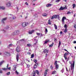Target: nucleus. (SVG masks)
I'll return each mask as SVG.
<instances>
[{
  "instance_id": "obj_11",
  "label": "nucleus",
  "mask_w": 76,
  "mask_h": 76,
  "mask_svg": "<svg viewBox=\"0 0 76 76\" xmlns=\"http://www.w3.org/2000/svg\"><path fill=\"white\" fill-rule=\"evenodd\" d=\"M47 72H48V69H46L45 70V72L44 73V76H46L47 74Z\"/></svg>"
},
{
  "instance_id": "obj_6",
  "label": "nucleus",
  "mask_w": 76,
  "mask_h": 76,
  "mask_svg": "<svg viewBox=\"0 0 76 76\" xmlns=\"http://www.w3.org/2000/svg\"><path fill=\"white\" fill-rule=\"evenodd\" d=\"M6 6L7 7H11V3H10V2H9L6 4Z\"/></svg>"
},
{
  "instance_id": "obj_3",
  "label": "nucleus",
  "mask_w": 76,
  "mask_h": 76,
  "mask_svg": "<svg viewBox=\"0 0 76 76\" xmlns=\"http://www.w3.org/2000/svg\"><path fill=\"white\" fill-rule=\"evenodd\" d=\"M64 9H67L66 6L65 7L61 6L59 10H64Z\"/></svg>"
},
{
  "instance_id": "obj_53",
  "label": "nucleus",
  "mask_w": 76,
  "mask_h": 76,
  "mask_svg": "<svg viewBox=\"0 0 76 76\" xmlns=\"http://www.w3.org/2000/svg\"><path fill=\"white\" fill-rule=\"evenodd\" d=\"M61 45V42L60 41H59V45Z\"/></svg>"
},
{
  "instance_id": "obj_19",
  "label": "nucleus",
  "mask_w": 76,
  "mask_h": 76,
  "mask_svg": "<svg viewBox=\"0 0 76 76\" xmlns=\"http://www.w3.org/2000/svg\"><path fill=\"white\" fill-rule=\"evenodd\" d=\"M16 51H17V52H18V53L20 52V50H19V49L18 47H17V48L16 49Z\"/></svg>"
},
{
  "instance_id": "obj_59",
  "label": "nucleus",
  "mask_w": 76,
  "mask_h": 76,
  "mask_svg": "<svg viewBox=\"0 0 76 76\" xmlns=\"http://www.w3.org/2000/svg\"><path fill=\"white\" fill-rule=\"evenodd\" d=\"M37 1V0H31L32 1Z\"/></svg>"
},
{
  "instance_id": "obj_1",
  "label": "nucleus",
  "mask_w": 76,
  "mask_h": 76,
  "mask_svg": "<svg viewBox=\"0 0 76 76\" xmlns=\"http://www.w3.org/2000/svg\"><path fill=\"white\" fill-rule=\"evenodd\" d=\"M74 66H75V61H74L73 64H71V70L72 71V74L73 73V69H74Z\"/></svg>"
},
{
  "instance_id": "obj_30",
  "label": "nucleus",
  "mask_w": 76,
  "mask_h": 76,
  "mask_svg": "<svg viewBox=\"0 0 76 76\" xmlns=\"http://www.w3.org/2000/svg\"><path fill=\"white\" fill-rule=\"evenodd\" d=\"M4 62V61H2L1 62H0V66H1V64H3V63Z\"/></svg>"
},
{
  "instance_id": "obj_28",
  "label": "nucleus",
  "mask_w": 76,
  "mask_h": 76,
  "mask_svg": "<svg viewBox=\"0 0 76 76\" xmlns=\"http://www.w3.org/2000/svg\"><path fill=\"white\" fill-rule=\"evenodd\" d=\"M72 6H73V8L74 9L75 7H76V4H73L72 5Z\"/></svg>"
},
{
  "instance_id": "obj_16",
  "label": "nucleus",
  "mask_w": 76,
  "mask_h": 76,
  "mask_svg": "<svg viewBox=\"0 0 76 76\" xmlns=\"http://www.w3.org/2000/svg\"><path fill=\"white\" fill-rule=\"evenodd\" d=\"M52 5H53V4H49L46 5V6L47 7H50V6H51Z\"/></svg>"
},
{
  "instance_id": "obj_37",
  "label": "nucleus",
  "mask_w": 76,
  "mask_h": 76,
  "mask_svg": "<svg viewBox=\"0 0 76 76\" xmlns=\"http://www.w3.org/2000/svg\"><path fill=\"white\" fill-rule=\"evenodd\" d=\"M45 33H46V34H47V33L48 32V30H47V28H45Z\"/></svg>"
},
{
  "instance_id": "obj_5",
  "label": "nucleus",
  "mask_w": 76,
  "mask_h": 76,
  "mask_svg": "<svg viewBox=\"0 0 76 76\" xmlns=\"http://www.w3.org/2000/svg\"><path fill=\"white\" fill-rule=\"evenodd\" d=\"M19 33V31H15L14 32H13L12 33L13 35H18Z\"/></svg>"
},
{
  "instance_id": "obj_60",
  "label": "nucleus",
  "mask_w": 76,
  "mask_h": 76,
  "mask_svg": "<svg viewBox=\"0 0 76 76\" xmlns=\"http://www.w3.org/2000/svg\"><path fill=\"white\" fill-rule=\"evenodd\" d=\"M16 9H17L18 11V10H19V8H18V7H16Z\"/></svg>"
},
{
  "instance_id": "obj_10",
  "label": "nucleus",
  "mask_w": 76,
  "mask_h": 76,
  "mask_svg": "<svg viewBox=\"0 0 76 76\" xmlns=\"http://www.w3.org/2000/svg\"><path fill=\"white\" fill-rule=\"evenodd\" d=\"M4 54L7 55V56H10V54L9 53L6 52Z\"/></svg>"
},
{
  "instance_id": "obj_61",
  "label": "nucleus",
  "mask_w": 76,
  "mask_h": 76,
  "mask_svg": "<svg viewBox=\"0 0 76 76\" xmlns=\"http://www.w3.org/2000/svg\"><path fill=\"white\" fill-rule=\"evenodd\" d=\"M60 35H61V34H62V31H61V32H60Z\"/></svg>"
},
{
  "instance_id": "obj_15",
  "label": "nucleus",
  "mask_w": 76,
  "mask_h": 76,
  "mask_svg": "<svg viewBox=\"0 0 76 76\" xmlns=\"http://www.w3.org/2000/svg\"><path fill=\"white\" fill-rule=\"evenodd\" d=\"M34 16L35 18H38V14H37V13L35 14L34 15Z\"/></svg>"
},
{
  "instance_id": "obj_33",
  "label": "nucleus",
  "mask_w": 76,
  "mask_h": 76,
  "mask_svg": "<svg viewBox=\"0 0 76 76\" xmlns=\"http://www.w3.org/2000/svg\"><path fill=\"white\" fill-rule=\"evenodd\" d=\"M69 54L68 53H65V54L64 55V56H67Z\"/></svg>"
},
{
  "instance_id": "obj_45",
  "label": "nucleus",
  "mask_w": 76,
  "mask_h": 76,
  "mask_svg": "<svg viewBox=\"0 0 76 76\" xmlns=\"http://www.w3.org/2000/svg\"><path fill=\"white\" fill-rule=\"evenodd\" d=\"M64 28H67V25H66V24H65L64 25Z\"/></svg>"
},
{
  "instance_id": "obj_18",
  "label": "nucleus",
  "mask_w": 76,
  "mask_h": 76,
  "mask_svg": "<svg viewBox=\"0 0 76 76\" xmlns=\"http://www.w3.org/2000/svg\"><path fill=\"white\" fill-rule=\"evenodd\" d=\"M55 65H56V70H57V69H58V65L57 64H55Z\"/></svg>"
},
{
  "instance_id": "obj_20",
  "label": "nucleus",
  "mask_w": 76,
  "mask_h": 76,
  "mask_svg": "<svg viewBox=\"0 0 76 76\" xmlns=\"http://www.w3.org/2000/svg\"><path fill=\"white\" fill-rule=\"evenodd\" d=\"M49 41H50V40H48V39H46L45 41L44 44H47V43H48V42H49Z\"/></svg>"
},
{
  "instance_id": "obj_46",
  "label": "nucleus",
  "mask_w": 76,
  "mask_h": 76,
  "mask_svg": "<svg viewBox=\"0 0 76 76\" xmlns=\"http://www.w3.org/2000/svg\"><path fill=\"white\" fill-rule=\"evenodd\" d=\"M71 14V12L70 11H68V12L67 13V15H69V14Z\"/></svg>"
},
{
  "instance_id": "obj_54",
  "label": "nucleus",
  "mask_w": 76,
  "mask_h": 76,
  "mask_svg": "<svg viewBox=\"0 0 76 76\" xmlns=\"http://www.w3.org/2000/svg\"><path fill=\"white\" fill-rule=\"evenodd\" d=\"M64 57L65 60H66L67 59V57H66V56H64Z\"/></svg>"
},
{
  "instance_id": "obj_22",
  "label": "nucleus",
  "mask_w": 76,
  "mask_h": 76,
  "mask_svg": "<svg viewBox=\"0 0 76 76\" xmlns=\"http://www.w3.org/2000/svg\"><path fill=\"white\" fill-rule=\"evenodd\" d=\"M14 68H13V69L14 71H15L16 70V66L15 65L14 66Z\"/></svg>"
},
{
  "instance_id": "obj_57",
  "label": "nucleus",
  "mask_w": 76,
  "mask_h": 76,
  "mask_svg": "<svg viewBox=\"0 0 76 76\" xmlns=\"http://www.w3.org/2000/svg\"><path fill=\"white\" fill-rule=\"evenodd\" d=\"M57 61H55V64H57Z\"/></svg>"
},
{
  "instance_id": "obj_35",
  "label": "nucleus",
  "mask_w": 76,
  "mask_h": 76,
  "mask_svg": "<svg viewBox=\"0 0 76 76\" xmlns=\"http://www.w3.org/2000/svg\"><path fill=\"white\" fill-rule=\"evenodd\" d=\"M34 61L35 63H36V64H37V60H36V59H34Z\"/></svg>"
},
{
  "instance_id": "obj_8",
  "label": "nucleus",
  "mask_w": 76,
  "mask_h": 76,
  "mask_svg": "<svg viewBox=\"0 0 76 76\" xmlns=\"http://www.w3.org/2000/svg\"><path fill=\"white\" fill-rule=\"evenodd\" d=\"M7 19V18H4L2 19L1 22L3 23H4V21Z\"/></svg>"
},
{
  "instance_id": "obj_58",
  "label": "nucleus",
  "mask_w": 76,
  "mask_h": 76,
  "mask_svg": "<svg viewBox=\"0 0 76 76\" xmlns=\"http://www.w3.org/2000/svg\"><path fill=\"white\" fill-rule=\"evenodd\" d=\"M25 4L27 5V6H28V3L27 2H26L25 3Z\"/></svg>"
},
{
  "instance_id": "obj_27",
  "label": "nucleus",
  "mask_w": 76,
  "mask_h": 76,
  "mask_svg": "<svg viewBox=\"0 0 76 76\" xmlns=\"http://www.w3.org/2000/svg\"><path fill=\"white\" fill-rule=\"evenodd\" d=\"M53 45H54V43H52L51 45H49V47H52L53 46Z\"/></svg>"
},
{
  "instance_id": "obj_55",
  "label": "nucleus",
  "mask_w": 76,
  "mask_h": 76,
  "mask_svg": "<svg viewBox=\"0 0 76 76\" xmlns=\"http://www.w3.org/2000/svg\"><path fill=\"white\" fill-rule=\"evenodd\" d=\"M37 42H36L34 44V45H36L37 43Z\"/></svg>"
},
{
  "instance_id": "obj_29",
  "label": "nucleus",
  "mask_w": 76,
  "mask_h": 76,
  "mask_svg": "<svg viewBox=\"0 0 76 76\" xmlns=\"http://www.w3.org/2000/svg\"><path fill=\"white\" fill-rule=\"evenodd\" d=\"M54 27L55 29H57V26L56 24H54Z\"/></svg>"
},
{
  "instance_id": "obj_36",
  "label": "nucleus",
  "mask_w": 76,
  "mask_h": 76,
  "mask_svg": "<svg viewBox=\"0 0 76 76\" xmlns=\"http://www.w3.org/2000/svg\"><path fill=\"white\" fill-rule=\"evenodd\" d=\"M67 31V28H66L65 29V30L64 31V32L65 33H66Z\"/></svg>"
},
{
  "instance_id": "obj_14",
  "label": "nucleus",
  "mask_w": 76,
  "mask_h": 76,
  "mask_svg": "<svg viewBox=\"0 0 76 76\" xmlns=\"http://www.w3.org/2000/svg\"><path fill=\"white\" fill-rule=\"evenodd\" d=\"M33 32H34V30H32L31 31H29L28 32L29 34H32L33 33Z\"/></svg>"
},
{
  "instance_id": "obj_64",
  "label": "nucleus",
  "mask_w": 76,
  "mask_h": 76,
  "mask_svg": "<svg viewBox=\"0 0 76 76\" xmlns=\"http://www.w3.org/2000/svg\"><path fill=\"white\" fill-rule=\"evenodd\" d=\"M76 41H74V44H76Z\"/></svg>"
},
{
  "instance_id": "obj_38",
  "label": "nucleus",
  "mask_w": 76,
  "mask_h": 76,
  "mask_svg": "<svg viewBox=\"0 0 76 76\" xmlns=\"http://www.w3.org/2000/svg\"><path fill=\"white\" fill-rule=\"evenodd\" d=\"M36 72L37 75H39V72H38V70H36Z\"/></svg>"
},
{
  "instance_id": "obj_12",
  "label": "nucleus",
  "mask_w": 76,
  "mask_h": 76,
  "mask_svg": "<svg viewBox=\"0 0 76 76\" xmlns=\"http://www.w3.org/2000/svg\"><path fill=\"white\" fill-rule=\"evenodd\" d=\"M49 51V50H48L47 49H45V50L44 51V53H48V52Z\"/></svg>"
},
{
  "instance_id": "obj_23",
  "label": "nucleus",
  "mask_w": 76,
  "mask_h": 76,
  "mask_svg": "<svg viewBox=\"0 0 76 76\" xmlns=\"http://www.w3.org/2000/svg\"><path fill=\"white\" fill-rule=\"evenodd\" d=\"M36 73H35V71H33V74L32 75V76H35V74Z\"/></svg>"
},
{
  "instance_id": "obj_48",
  "label": "nucleus",
  "mask_w": 76,
  "mask_h": 76,
  "mask_svg": "<svg viewBox=\"0 0 76 76\" xmlns=\"http://www.w3.org/2000/svg\"><path fill=\"white\" fill-rule=\"evenodd\" d=\"M25 39H21L20 41H25Z\"/></svg>"
},
{
  "instance_id": "obj_39",
  "label": "nucleus",
  "mask_w": 76,
  "mask_h": 76,
  "mask_svg": "<svg viewBox=\"0 0 76 76\" xmlns=\"http://www.w3.org/2000/svg\"><path fill=\"white\" fill-rule=\"evenodd\" d=\"M50 69H51V70L53 69V66L51 65V66L50 67Z\"/></svg>"
},
{
  "instance_id": "obj_9",
  "label": "nucleus",
  "mask_w": 76,
  "mask_h": 76,
  "mask_svg": "<svg viewBox=\"0 0 76 76\" xmlns=\"http://www.w3.org/2000/svg\"><path fill=\"white\" fill-rule=\"evenodd\" d=\"M10 69H11V68L10 67H9V68H4L2 69V70H4V71H6L7 70H10Z\"/></svg>"
},
{
  "instance_id": "obj_7",
  "label": "nucleus",
  "mask_w": 76,
  "mask_h": 76,
  "mask_svg": "<svg viewBox=\"0 0 76 76\" xmlns=\"http://www.w3.org/2000/svg\"><path fill=\"white\" fill-rule=\"evenodd\" d=\"M64 19H66L65 17H63L62 19V22L63 24H64Z\"/></svg>"
},
{
  "instance_id": "obj_43",
  "label": "nucleus",
  "mask_w": 76,
  "mask_h": 76,
  "mask_svg": "<svg viewBox=\"0 0 76 76\" xmlns=\"http://www.w3.org/2000/svg\"><path fill=\"white\" fill-rule=\"evenodd\" d=\"M74 27L75 28V29L76 28V24H74Z\"/></svg>"
},
{
  "instance_id": "obj_47",
  "label": "nucleus",
  "mask_w": 76,
  "mask_h": 76,
  "mask_svg": "<svg viewBox=\"0 0 76 76\" xmlns=\"http://www.w3.org/2000/svg\"><path fill=\"white\" fill-rule=\"evenodd\" d=\"M27 54H28V55H29V56H30V55H31V52H28L27 53Z\"/></svg>"
},
{
  "instance_id": "obj_32",
  "label": "nucleus",
  "mask_w": 76,
  "mask_h": 76,
  "mask_svg": "<svg viewBox=\"0 0 76 76\" xmlns=\"http://www.w3.org/2000/svg\"><path fill=\"white\" fill-rule=\"evenodd\" d=\"M10 75V72H7L6 74V75H7L8 76H9V75Z\"/></svg>"
},
{
  "instance_id": "obj_51",
  "label": "nucleus",
  "mask_w": 76,
  "mask_h": 76,
  "mask_svg": "<svg viewBox=\"0 0 76 76\" xmlns=\"http://www.w3.org/2000/svg\"><path fill=\"white\" fill-rule=\"evenodd\" d=\"M8 67H9V64H8L7 66V69H9Z\"/></svg>"
},
{
  "instance_id": "obj_4",
  "label": "nucleus",
  "mask_w": 76,
  "mask_h": 76,
  "mask_svg": "<svg viewBox=\"0 0 76 76\" xmlns=\"http://www.w3.org/2000/svg\"><path fill=\"white\" fill-rule=\"evenodd\" d=\"M28 23L24 22L22 23V26L23 27H25L27 25H28Z\"/></svg>"
},
{
  "instance_id": "obj_21",
  "label": "nucleus",
  "mask_w": 76,
  "mask_h": 76,
  "mask_svg": "<svg viewBox=\"0 0 76 76\" xmlns=\"http://www.w3.org/2000/svg\"><path fill=\"white\" fill-rule=\"evenodd\" d=\"M16 57L17 61H18L19 60V55H18V54L16 55Z\"/></svg>"
},
{
  "instance_id": "obj_31",
  "label": "nucleus",
  "mask_w": 76,
  "mask_h": 76,
  "mask_svg": "<svg viewBox=\"0 0 76 76\" xmlns=\"http://www.w3.org/2000/svg\"><path fill=\"white\" fill-rule=\"evenodd\" d=\"M42 15L43 16H45V17L47 16V14L46 13Z\"/></svg>"
},
{
  "instance_id": "obj_56",
  "label": "nucleus",
  "mask_w": 76,
  "mask_h": 76,
  "mask_svg": "<svg viewBox=\"0 0 76 76\" xmlns=\"http://www.w3.org/2000/svg\"><path fill=\"white\" fill-rule=\"evenodd\" d=\"M2 73L3 72L1 70V69H0V73Z\"/></svg>"
},
{
  "instance_id": "obj_40",
  "label": "nucleus",
  "mask_w": 76,
  "mask_h": 76,
  "mask_svg": "<svg viewBox=\"0 0 76 76\" xmlns=\"http://www.w3.org/2000/svg\"><path fill=\"white\" fill-rule=\"evenodd\" d=\"M34 39L35 41H36V42H38V40H37V39H35V38H34Z\"/></svg>"
},
{
  "instance_id": "obj_26",
  "label": "nucleus",
  "mask_w": 76,
  "mask_h": 76,
  "mask_svg": "<svg viewBox=\"0 0 76 76\" xmlns=\"http://www.w3.org/2000/svg\"><path fill=\"white\" fill-rule=\"evenodd\" d=\"M51 20L50 19H49L48 20V24H49V25H51Z\"/></svg>"
},
{
  "instance_id": "obj_2",
  "label": "nucleus",
  "mask_w": 76,
  "mask_h": 76,
  "mask_svg": "<svg viewBox=\"0 0 76 76\" xmlns=\"http://www.w3.org/2000/svg\"><path fill=\"white\" fill-rule=\"evenodd\" d=\"M57 18H60V17H59V15H53L51 19H54V18L55 19H57Z\"/></svg>"
},
{
  "instance_id": "obj_17",
  "label": "nucleus",
  "mask_w": 76,
  "mask_h": 76,
  "mask_svg": "<svg viewBox=\"0 0 76 76\" xmlns=\"http://www.w3.org/2000/svg\"><path fill=\"white\" fill-rule=\"evenodd\" d=\"M10 15H11V16H12V19H13V20L16 19V17L13 16V15L12 14H10Z\"/></svg>"
},
{
  "instance_id": "obj_50",
  "label": "nucleus",
  "mask_w": 76,
  "mask_h": 76,
  "mask_svg": "<svg viewBox=\"0 0 76 76\" xmlns=\"http://www.w3.org/2000/svg\"><path fill=\"white\" fill-rule=\"evenodd\" d=\"M60 1V0H56V2H59V1Z\"/></svg>"
},
{
  "instance_id": "obj_42",
  "label": "nucleus",
  "mask_w": 76,
  "mask_h": 76,
  "mask_svg": "<svg viewBox=\"0 0 76 76\" xmlns=\"http://www.w3.org/2000/svg\"><path fill=\"white\" fill-rule=\"evenodd\" d=\"M61 72H62V73L64 72V68H63L62 70L61 71Z\"/></svg>"
},
{
  "instance_id": "obj_34",
  "label": "nucleus",
  "mask_w": 76,
  "mask_h": 76,
  "mask_svg": "<svg viewBox=\"0 0 76 76\" xmlns=\"http://www.w3.org/2000/svg\"><path fill=\"white\" fill-rule=\"evenodd\" d=\"M5 8L4 7H1V9H2V10H4Z\"/></svg>"
},
{
  "instance_id": "obj_24",
  "label": "nucleus",
  "mask_w": 76,
  "mask_h": 76,
  "mask_svg": "<svg viewBox=\"0 0 76 76\" xmlns=\"http://www.w3.org/2000/svg\"><path fill=\"white\" fill-rule=\"evenodd\" d=\"M31 45H32L31 44H27V47H31Z\"/></svg>"
},
{
  "instance_id": "obj_52",
  "label": "nucleus",
  "mask_w": 76,
  "mask_h": 76,
  "mask_svg": "<svg viewBox=\"0 0 76 76\" xmlns=\"http://www.w3.org/2000/svg\"><path fill=\"white\" fill-rule=\"evenodd\" d=\"M36 34H37V35H40V33H36Z\"/></svg>"
},
{
  "instance_id": "obj_63",
  "label": "nucleus",
  "mask_w": 76,
  "mask_h": 76,
  "mask_svg": "<svg viewBox=\"0 0 76 76\" xmlns=\"http://www.w3.org/2000/svg\"><path fill=\"white\" fill-rule=\"evenodd\" d=\"M64 50H65V51H67V52H68V51L67 50H66V49H64Z\"/></svg>"
},
{
  "instance_id": "obj_44",
  "label": "nucleus",
  "mask_w": 76,
  "mask_h": 76,
  "mask_svg": "<svg viewBox=\"0 0 76 76\" xmlns=\"http://www.w3.org/2000/svg\"><path fill=\"white\" fill-rule=\"evenodd\" d=\"M13 46V45L12 44H10L9 45L8 47H12Z\"/></svg>"
},
{
  "instance_id": "obj_41",
  "label": "nucleus",
  "mask_w": 76,
  "mask_h": 76,
  "mask_svg": "<svg viewBox=\"0 0 76 76\" xmlns=\"http://www.w3.org/2000/svg\"><path fill=\"white\" fill-rule=\"evenodd\" d=\"M15 73H16V74H17V75H19V73L18 72V71H16L15 72Z\"/></svg>"
},
{
  "instance_id": "obj_25",
  "label": "nucleus",
  "mask_w": 76,
  "mask_h": 76,
  "mask_svg": "<svg viewBox=\"0 0 76 76\" xmlns=\"http://www.w3.org/2000/svg\"><path fill=\"white\" fill-rule=\"evenodd\" d=\"M34 54H32L31 55V58H33L34 57Z\"/></svg>"
},
{
  "instance_id": "obj_62",
  "label": "nucleus",
  "mask_w": 76,
  "mask_h": 76,
  "mask_svg": "<svg viewBox=\"0 0 76 76\" xmlns=\"http://www.w3.org/2000/svg\"><path fill=\"white\" fill-rule=\"evenodd\" d=\"M9 19H10V20H11V19H12V17H10L9 18Z\"/></svg>"
},
{
  "instance_id": "obj_49",
  "label": "nucleus",
  "mask_w": 76,
  "mask_h": 76,
  "mask_svg": "<svg viewBox=\"0 0 76 76\" xmlns=\"http://www.w3.org/2000/svg\"><path fill=\"white\" fill-rule=\"evenodd\" d=\"M56 72V71H53L52 72V74L53 75H54V74H55Z\"/></svg>"
},
{
  "instance_id": "obj_13",
  "label": "nucleus",
  "mask_w": 76,
  "mask_h": 76,
  "mask_svg": "<svg viewBox=\"0 0 76 76\" xmlns=\"http://www.w3.org/2000/svg\"><path fill=\"white\" fill-rule=\"evenodd\" d=\"M38 66V63H37L35 64L34 66V68L35 69L37 68Z\"/></svg>"
}]
</instances>
